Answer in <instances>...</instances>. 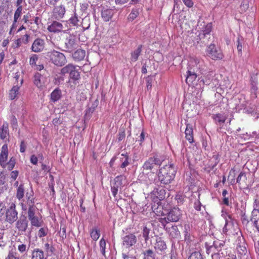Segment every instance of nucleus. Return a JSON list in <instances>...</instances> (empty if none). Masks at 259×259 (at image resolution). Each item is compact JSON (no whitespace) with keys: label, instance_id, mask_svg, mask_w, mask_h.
I'll return each mask as SVG.
<instances>
[{"label":"nucleus","instance_id":"obj_2","mask_svg":"<svg viewBox=\"0 0 259 259\" xmlns=\"http://www.w3.org/2000/svg\"><path fill=\"white\" fill-rule=\"evenodd\" d=\"M165 190L163 189L160 190L156 189L152 193L151 197L153 203L151 208L157 215H164L162 210L163 207L161 206V201L165 198Z\"/></svg>","mask_w":259,"mask_h":259},{"label":"nucleus","instance_id":"obj_57","mask_svg":"<svg viewBox=\"0 0 259 259\" xmlns=\"http://www.w3.org/2000/svg\"><path fill=\"white\" fill-rule=\"evenodd\" d=\"M194 207L196 210L200 211L201 210V204L199 200H197L194 202Z\"/></svg>","mask_w":259,"mask_h":259},{"label":"nucleus","instance_id":"obj_20","mask_svg":"<svg viewBox=\"0 0 259 259\" xmlns=\"http://www.w3.org/2000/svg\"><path fill=\"white\" fill-rule=\"evenodd\" d=\"M196 78L197 75L194 69H192L191 68L189 69L187 72L186 83L190 85L196 80Z\"/></svg>","mask_w":259,"mask_h":259},{"label":"nucleus","instance_id":"obj_39","mask_svg":"<svg viewBox=\"0 0 259 259\" xmlns=\"http://www.w3.org/2000/svg\"><path fill=\"white\" fill-rule=\"evenodd\" d=\"M16 10L15 11L14 16V23H16L18 18L20 17L22 11V6H17Z\"/></svg>","mask_w":259,"mask_h":259},{"label":"nucleus","instance_id":"obj_4","mask_svg":"<svg viewBox=\"0 0 259 259\" xmlns=\"http://www.w3.org/2000/svg\"><path fill=\"white\" fill-rule=\"evenodd\" d=\"M182 215V211L178 207H174L167 213L166 217L159 218L158 221L165 227L169 222H178Z\"/></svg>","mask_w":259,"mask_h":259},{"label":"nucleus","instance_id":"obj_30","mask_svg":"<svg viewBox=\"0 0 259 259\" xmlns=\"http://www.w3.org/2000/svg\"><path fill=\"white\" fill-rule=\"evenodd\" d=\"M44 251L38 248L34 249L32 252L31 259H44Z\"/></svg>","mask_w":259,"mask_h":259},{"label":"nucleus","instance_id":"obj_61","mask_svg":"<svg viewBox=\"0 0 259 259\" xmlns=\"http://www.w3.org/2000/svg\"><path fill=\"white\" fill-rule=\"evenodd\" d=\"M18 176V171L17 170L12 171L11 173V178L13 180H15Z\"/></svg>","mask_w":259,"mask_h":259},{"label":"nucleus","instance_id":"obj_29","mask_svg":"<svg viewBox=\"0 0 259 259\" xmlns=\"http://www.w3.org/2000/svg\"><path fill=\"white\" fill-rule=\"evenodd\" d=\"M43 77L39 73H36L34 76V83L39 88L44 85Z\"/></svg>","mask_w":259,"mask_h":259},{"label":"nucleus","instance_id":"obj_36","mask_svg":"<svg viewBox=\"0 0 259 259\" xmlns=\"http://www.w3.org/2000/svg\"><path fill=\"white\" fill-rule=\"evenodd\" d=\"M69 22L73 26H77V25H78L79 19L75 11L74 12L73 16H72L69 19Z\"/></svg>","mask_w":259,"mask_h":259},{"label":"nucleus","instance_id":"obj_45","mask_svg":"<svg viewBox=\"0 0 259 259\" xmlns=\"http://www.w3.org/2000/svg\"><path fill=\"white\" fill-rule=\"evenodd\" d=\"M17 247L19 252L21 253H23L25 252H26L28 249L29 248L27 247L26 245L23 243L19 244Z\"/></svg>","mask_w":259,"mask_h":259},{"label":"nucleus","instance_id":"obj_5","mask_svg":"<svg viewBox=\"0 0 259 259\" xmlns=\"http://www.w3.org/2000/svg\"><path fill=\"white\" fill-rule=\"evenodd\" d=\"M163 160L158 155L153 154L144 162L143 168L144 170H150L152 172L153 170H157V167L161 165Z\"/></svg>","mask_w":259,"mask_h":259},{"label":"nucleus","instance_id":"obj_54","mask_svg":"<svg viewBox=\"0 0 259 259\" xmlns=\"http://www.w3.org/2000/svg\"><path fill=\"white\" fill-rule=\"evenodd\" d=\"M38 235L40 238L46 236L47 235L46 230L44 228H41L38 231Z\"/></svg>","mask_w":259,"mask_h":259},{"label":"nucleus","instance_id":"obj_24","mask_svg":"<svg viewBox=\"0 0 259 259\" xmlns=\"http://www.w3.org/2000/svg\"><path fill=\"white\" fill-rule=\"evenodd\" d=\"M85 56V51L83 50H77L73 54V58L75 60L81 61Z\"/></svg>","mask_w":259,"mask_h":259},{"label":"nucleus","instance_id":"obj_51","mask_svg":"<svg viewBox=\"0 0 259 259\" xmlns=\"http://www.w3.org/2000/svg\"><path fill=\"white\" fill-rule=\"evenodd\" d=\"M38 59V57L36 55H32L29 60V63L30 65H35L36 62Z\"/></svg>","mask_w":259,"mask_h":259},{"label":"nucleus","instance_id":"obj_60","mask_svg":"<svg viewBox=\"0 0 259 259\" xmlns=\"http://www.w3.org/2000/svg\"><path fill=\"white\" fill-rule=\"evenodd\" d=\"M54 184L53 183V181L50 184H49V187L51 189L52 193H51V195L54 197L55 196V191L54 189Z\"/></svg>","mask_w":259,"mask_h":259},{"label":"nucleus","instance_id":"obj_7","mask_svg":"<svg viewBox=\"0 0 259 259\" xmlns=\"http://www.w3.org/2000/svg\"><path fill=\"white\" fill-rule=\"evenodd\" d=\"M206 52L207 55L214 60H222L224 58L222 51L217 48L213 44H211L207 47Z\"/></svg>","mask_w":259,"mask_h":259},{"label":"nucleus","instance_id":"obj_40","mask_svg":"<svg viewBox=\"0 0 259 259\" xmlns=\"http://www.w3.org/2000/svg\"><path fill=\"white\" fill-rule=\"evenodd\" d=\"M9 135V130L8 126H5L4 125L1 129L0 132V137L2 139L4 140Z\"/></svg>","mask_w":259,"mask_h":259},{"label":"nucleus","instance_id":"obj_37","mask_svg":"<svg viewBox=\"0 0 259 259\" xmlns=\"http://www.w3.org/2000/svg\"><path fill=\"white\" fill-rule=\"evenodd\" d=\"M5 259H20V255L15 251L11 250L9 252Z\"/></svg>","mask_w":259,"mask_h":259},{"label":"nucleus","instance_id":"obj_35","mask_svg":"<svg viewBox=\"0 0 259 259\" xmlns=\"http://www.w3.org/2000/svg\"><path fill=\"white\" fill-rule=\"evenodd\" d=\"M70 78L73 80H77L80 78V73L76 69V66H74V69H72L71 72L69 74Z\"/></svg>","mask_w":259,"mask_h":259},{"label":"nucleus","instance_id":"obj_64","mask_svg":"<svg viewBox=\"0 0 259 259\" xmlns=\"http://www.w3.org/2000/svg\"><path fill=\"white\" fill-rule=\"evenodd\" d=\"M29 37V35L27 34H26L24 35V36L22 38V40L23 42L25 44H26L28 42V39Z\"/></svg>","mask_w":259,"mask_h":259},{"label":"nucleus","instance_id":"obj_46","mask_svg":"<svg viewBox=\"0 0 259 259\" xmlns=\"http://www.w3.org/2000/svg\"><path fill=\"white\" fill-rule=\"evenodd\" d=\"M150 230L146 226L143 228V236L145 238V240L146 241L149 239V233Z\"/></svg>","mask_w":259,"mask_h":259},{"label":"nucleus","instance_id":"obj_38","mask_svg":"<svg viewBox=\"0 0 259 259\" xmlns=\"http://www.w3.org/2000/svg\"><path fill=\"white\" fill-rule=\"evenodd\" d=\"M16 164V160L14 157H11L9 160V162H6V168L9 170H11L13 169Z\"/></svg>","mask_w":259,"mask_h":259},{"label":"nucleus","instance_id":"obj_3","mask_svg":"<svg viewBox=\"0 0 259 259\" xmlns=\"http://www.w3.org/2000/svg\"><path fill=\"white\" fill-rule=\"evenodd\" d=\"M46 56L52 63L58 67L63 66L67 62L63 53L54 50L48 52Z\"/></svg>","mask_w":259,"mask_h":259},{"label":"nucleus","instance_id":"obj_55","mask_svg":"<svg viewBox=\"0 0 259 259\" xmlns=\"http://www.w3.org/2000/svg\"><path fill=\"white\" fill-rule=\"evenodd\" d=\"M237 51L239 55H242V46L240 42L239 38H238L237 40Z\"/></svg>","mask_w":259,"mask_h":259},{"label":"nucleus","instance_id":"obj_19","mask_svg":"<svg viewBox=\"0 0 259 259\" xmlns=\"http://www.w3.org/2000/svg\"><path fill=\"white\" fill-rule=\"evenodd\" d=\"M114 15V10L112 9H105L102 11V18L105 22H108L111 19Z\"/></svg>","mask_w":259,"mask_h":259},{"label":"nucleus","instance_id":"obj_42","mask_svg":"<svg viewBox=\"0 0 259 259\" xmlns=\"http://www.w3.org/2000/svg\"><path fill=\"white\" fill-rule=\"evenodd\" d=\"M106 241L104 238H102L100 241V248L102 254L105 255V249H106Z\"/></svg>","mask_w":259,"mask_h":259},{"label":"nucleus","instance_id":"obj_28","mask_svg":"<svg viewBox=\"0 0 259 259\" xmlns=\"http://www.w3.org/2000/svg\"><path fill=\"white\" fill-rule=\"evenodd\" d=\"M74 66L71 63L66 65L61 68L60 74L62 76H64L67 74H70L72 69H74Z\"/></svg>","mask_w":259,"mask_h":259},{"label":"nucleus","instance_id":"obj_58","mask_svg":"<svg viewBox=\"0 0 259 259\" xmlns=\"http://www.w3.org/2000/svg\"><path fill=\"white\" fill-rule=\"evenodd\" d=\"M30 162L34 165H36L38 162V158L35 155H32L30 157Z\"/></svg>","mask_w":259,"mask_h":259},{"label":"nucleus","instance_id":"obj_31","mask_svg":"<svg viewBox=\"0 0 259 259\" xmlns=\"http://www.w3.org/2000/svg\"><path fill=\"white\" fill-rule=\"evenodd\" d=\"M61 97V91L59 89H56L51 94V100L55 102L59 100Z\"/></svg>","mask_w":259,"mask_h":259},{"label":"nucleus","instance_id":"obj_43","mask_svg":"<svg viewBox=\"0 0 259 259\" xmlns=\"http://www.w3.org/2000/svg\"><path fill=\"white\" fill-rule=\"evenodd\" d=\"M188 259H203L202 254L199 251H195L191 253Z\"/></svg>","mask_w":259,"mask_h":259},{"label":"nucleus","instance_id":"obj_53","mask_svg":"<svg viewBox=\"0 0 259 259\" xmlns=\"http://www.w3.org/2000/svg\"><path fill=\"white\" fill-rule=\"evenodd\" d=\"M184 4L188 8L193 7L194 3L192 0H182Z\"/></svg>","mask_w":259,"mask_h":259},{"label":"nucleus","instance_id":"obj_47","mask_svg":"<svg viewBox=\"0 0 259 259\" xmlns=\"http://www.w3.org/2000/svg\"><path fill=\"white\" fill-rule=\"evenodd\" d=\"M27 203L29 205L28 209H30L32 208L33 210H36V207L34 206V200L33 198H31L30 196H28L27 198Z\"/></svg>","mask_w":259,"mask_h":259},{"label":"nucleus","instance_id":"obj_50","mask_svg":"<svg viewBox=\"0 0 259 259\" xmlns=\"http://www.w3.org/2000/svg\"><path fill=\"white\" fill-rule=\"evenodd\" d=\"M175 199L177 200L178 203L182 204L184 198L183 194H178L176 195Z\"/></svg>","mask_w":259,"mask_h":259},{"label":"nucleus","instance_id":"obj_59","mask_svg":"<svg viewBox=\"0 0 259 259\" xmlns=\"http://www.w3.org/2000/svg\"><path fill=\"white\" fill-rule=\"evenodd\" d=\"M211 31V26L210 25H207L205 29L203 31L204 35H206V34H209Z\"/></svg>","mask_w":259,"mask_h":259},{"label":"nucleus","instance_id":"obj_18","mask_svg":"<svg viewBox=\"0 0 259 259\" xmlns=\"http://www.w3.org/2000/svg\"><path fill=\"white\" fill-rule=\"evenodd\" d=\"M185 138L188 142L192 144L194 142L193 131L192 125L190 124H186V128L185 131Z\"/></svg>","mask_w":259,"mask_h":259},{"label":"nucleus","instance_id":"obj_8","mask_svg":"<svg viewBox=\"0 0 259 259\" xmlns=\"http://www.w3.org/2000/svg\"><path fill=\"white\" fill-rule=\"evenodd\" d=\"M254 209L251 213V222L259 232V200L256 199L254 202Z\"/></svg>","mask_w":259,"mask_h":259},{"label":"nucleus","instance_id":"obj_48","mask_svg":"<svg viewBox=\"0 0 259 259\" xmlns=\"http://www.w3.org/2000/svg\"><path fill=\"white\" fill-rule=\"evenodd\" d=\"M139 15V12L137 10H133L128 16V19L131 21L136 19Z\"/></svg>","mask_w":259,"mask_h":259},{"label":"nucleus","instance_id":"obj_62","mask_svg":"<svg viewBox=\"0 0 259 259\" xmlns=\"http://www.w3.org/2000/svg\"><path fill=\"white\" fill-rule=\"evenodd\" d=\"M26 150V145L24 141H22L20 144V151L21 153H24Z\"/></svg>","mask_w":259,"mask_h":259},{"label":"nucleus","instance_id":"obj_11","mask_svg":"<svg viewBox=\"0 0 259 259\" xmlns=\"http://www.w3.org/2000/svg\"><path fill=\"white\" fill-rule=\"evenodd\" d=\"M48 30L52 32H60L62 31H66L67 30L66 27H64L62 24L58 21H53L52 23L48 27Z\"/></svg>","mask_w":259,"mask_h":259},{"label":"nucleus","instance_id":"obj_41","mask_svg":"<svg viewBox=\"0 0 259 259\" xmlns=\"http://www.w3.org/2000/svg\"><path fill=\"white\" fill-rule=\"evenodd\" d=\"M143 259H155V254L153 251L151 249H148L144 251Z\"/></svg>","mask_w":259,"mask_h":259},{"label":"nucleus","instance_id":"obj_44","mask_svg":"<svg viewBox=\"0 0 259 259\" xmlns=\"http://www.w3.org/2000/svg\"><path fill=\"white\" fill-rule=\"evenodd\" d=\"M67 48L69 49H72L76 46L75 39L74 38H70L66 42Z\"/></svg>","mask_w":259,"mask_h":259},{"label":"nucleus","instance_id":"obj_23","mask_svg":"<svg viewBox=\"0 0 259 259\" xmlns=\"http://www.w3.org/2000/svg\"><path fill=\"white\" fill-rule=\"evenodd\" d=\"M120 161L121 162L120 167L122 168H125L127 166H128L130 164L129 160V156L127 153H122L120 155V157L119 158Z\"/></svg>","mask_w":259,"mask_h":259},{"label":"nucleus","instance_id":"obj_16","mask_svg":"<svg viewBox=\"0 0 259 259\" xmlns=\"http://www.w3.org/2000/svg\"><path fill=\"white\" fill-rule=\"evenodd\" d=\"M154 246L157 252L164 251L167 248L165 242L161 237L158 236L156 238V242Z\"/></svg>","mask_w":259,"mask_h":259},{"label":"nucleus","instance_id":"obj_26","mask_svg":"<svg viewBox=\"0 0 259 259\" xmlns=\"http://www.w3.org/2000/svg\"><path fill=\"white\" fill-rule=\"evenodd\" d=\"M169 236L173 238H178L180 235V232L176 225L172 226L167 230Z\"/></svg>","mask_w":259,"mask_h":259},{"label":"nucleus","instance_id":"obj_13","mask_svg":"<svg viewBox=\"0 0 259 259\" xmlns=\"http://www.w3.org/2000/svg\"><path fill=\"white\" fill-rule=\"evenodd\" d=\"M122 242L123 245L126 247H130L136 244L137 238L134 234H129L123 237Z\"/></svg>","mask_w":259,"mask_h":259},{"label":"nucleus","instance_id":"obj_32","mask_svg":"<svg viewBox=\"0 0 259 259\" xmlns=\"http://www.w3.org/2000/svg\"><path fill=\"white\" fill-rule=\"evenodd\" d=\"M91 237L95 241H97L100 236V230L97 228H93L90 231Z\"/></svg>","mask_w":259,"mask_h":259},{"label":"nucleus","instance_id":"obj_1","mask_svg":"<svg viewBox=\"0 0 259 259\" xmlns=\"http://www.w3.org/2000/svg\"><path fill=\"white\" fill-rule=\"evenodd\" d=\"M177 169L173 164H168L159 168L157 177L161 184L168 185L175 179Z\"/></svg>","mask_w":259,"mask_h":259},{"label":"nucleus","instance_id":"obj_63","mask_svg":"<svg viewBox=\"0 0 259 259\" xmlns=\"http://www.w3.org/2000/svg\"><path fill=\"white\" fill-rule=\"evenodd\" d=\"M6 177L3 172H0V185H3L5 182Z\"/></svg>","mask_w":259,"mask_h":259},{"label":"nucleus","instance_id":"obj_33","mask_svg":"<svg viewBox=\"0 0 259 259\" xmlns=\"http://www.w3.org/2000/svg\"><path fill=\"white\" fill-rule=\"evenodd\" d=\"M24 195V187L23 184H20L17 190L16 197L20 200Z\"/></svg>","mask_w":259,"mask_h":259},{"label":"nucleus","instance_id":"obj_52","mask_svg":"<svg viewBox=\"0 0 259 259\" xmlns=\"http://www.w3.org/2000/svg\"><path fill=\"white\" fill-rule=\"evenodd\" d=\"M45 249L47 252L50 251L51 253L54 250V248L48 243L45 244Z\"/></svg>","mask_w":259,"mask_h":259},{"label":"nucleus","instance_id":"obj_21","mask_svg":"<svg viewBox=\"0 0 259 259\" xmlns=\"http://www.w3.org/2000/svg\"><path fill=\"white\" fill-rule=\"evenodd\" d=\"M211 117L215 123L220 125L224 124L227 119V116L224 113L213 114Z\"/></svg>","mask_w":259,"mask_h":259},{"label":"nucleus","instance_id":"obj_49","mask_svg":"<svg viewBox=\"0 0 259 259\" xmlns=\"http://www.w3.org/2000/svg\"><path fill=\"white\" fill-rule=\"evenodd\" d=\"M187 228H189L188 225L185 226V234H184L185 235V240L186 241H187L188 242H190L191 241V237L190 234L188 231Z\"/></svg>","mask_w":259,"mask_h":259},{"label":"nucleus","instance_id":"obj_15","mask_svg":"<svg viewBox=\"0 0 259 259\" xmlns=\"http://www.w3.org/2000/svg\"><path fill=\"white\" fill-rule=\"evenodd\" d=\"M8 153L7 145L5 144L2 146L0 154V165L3 168H6V162L8 159Z\"/></svg>","mask_w":259,"mask_h":259},{"label":"nucleus","instance_id":"obj_9","mask_svg":"<svg viewBox=\"0 0 259 259\" xmlns=\"http://www.w3.org/2000/svg\"><path fill=\"white\" fill-rule=\"evenodd\" d=\"M28 218L32 226L39 227L41 226L42 221L35 215V210H33L32 208L28 209Z\"/></svg>","mask_w":259,"mask_h":259},{"label":"nucleus","instance_id":"obj_56","mask_svg":"<svg viewBox=\"0 0 259 259\" xmlns=\"http://www.w3.org/2000/svg\"><path fill=\"white\" fill-rule=\"evenodd\" d=\"M52 123L55 126H58L62 123V121L60 118H55L53 119Z\"/></svg>","mask_w":259,"mask_h":259},{"label":"nucleus","instance_id":"obj_6","mask_svg":"<svg viewBox=\"0 0 259 259\" xmlns=\"http://www.w3.org/2000/svg\"><path fill=\"white\" fill-rule=\"evenodd\" d=\"M126 177L123 175L116 177L114 180V183L111 186V191L113 196L116 197L118 190H121L126 183Z\"/></svg>","mask_w":259,"mask_h":259},{"label":"nucleus","instance_id":"obj_25","mask_svg":"<svg viewBox=\"0 0 259 259\" xmlns=\"http://www.w3.org/2000/svg\"><path fill=\"white\" fill-rule=\"evenodd\" d=\"M237 183L241 186L245 187L247 185V177L244 172H241L237 178Z\"/></svg>","mask_w":259,"mask_h":259},{"label":"nucleus","instance_id":"obj_10","mask_svg":"<svg viewBox=\"0 0 259 259\" xmlns=\"http://www.w3.org/2000/svg\"><path fill=\"white\" fill-rule=\"evenodd\" d=\"M15 208V204L12 203L6 211V220L10 223H13L17 219L18 213Z\"/></svg>","mask_w":259,"mask_h":259},{"label":"nucleus","instance_id":"obj_22","mask_svg":"<svg viewBox=\"0 0 259 259\" xmlns=\"http://www.w3.org/2000/svg\"><path fill=\"white\" fill-rule=\"evenodd\" d=\"M223 233L226 235H232L235 233L233 224L232 222H226L223 229Z\"/></svg>","mask_w":259,"mask_h":259},{"label":"nucleus","instance_id":"obj_27","mask_svg":"<svg viewBox=\"0 0 259 259\" xmlns=\"http://www.w3.org/2000/svg\"><path fill=\"white\" fill-rule=\"evenodd\" d=\"M142 45H139L136 50L131 53V60L132 62H136L138 60L142 52Z\"/></svg>","mask_w":259,"mask_h":259},{"label":"nucleus","instance_id":"obj_17","mask_svg":"<svg viewBox=\"0 0 259 259\" xmlns=\"http://www.w3.org/2000/svg\"><path fill=\"white\" fill-rule=\"evenodd\" d=\"M65 12V8L63 5L56 6L53 11V16L56 19H60L63 17Z\"/></svg>","mask_w":259,"mask_h":259},{"label":"nucleus","instance_id":"obj_34","mask_svg":"<svg viewBox=\"0 0 259 259\" xmlns=\"http://www.w3.org/2000/svg\"><path fill=\"white\" fill-rule=\"evenodd\" d=\"M19 87L17 85L14 86L10 91L9 98L11 100H14L18 93Z\"/></svg>","mask_w":259,"mask_h":259},{"label":"nucleus","instance_id":"obj_14","mask_svg":"<svg viewBox=\"0 0 259 259\" xmlns=\"http://www.w3.org/2000/svg\"><path fill=\"white\" fill-rule=\"evenodd\" d=\"M28 227V221L26 217H20L16 224V227L19 232H25Z\"/></svg>","mask_w":259,"mask_h":259},{"label":"nucleus","instance_id":"obj_12","mask_svg":"<svg viewBox=\"0 0 259 259\" xmlns=\"http://www.w3.org/2000/svg\"><path fill=\"white\" fill-rule=\"evenodd\" d=\"M45 40L42 39L37 38L33 41L31 46V50L33 52L36 53L41 52L45 48Z\"/></svg>","mask_w":259,"mask_h":259}]
</instances>
